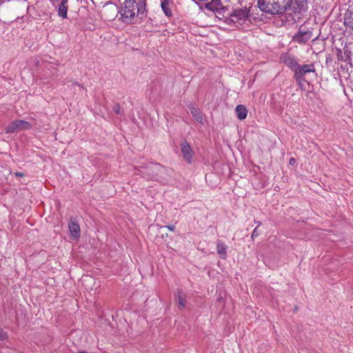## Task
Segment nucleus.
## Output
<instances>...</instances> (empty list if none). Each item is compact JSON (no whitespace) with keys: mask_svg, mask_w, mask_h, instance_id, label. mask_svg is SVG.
Masks as SVG:
<instances>
[{"mask_svg":"<svg viewBox=\"0 0 353 353\" xmlns=\"http://www.w3.org/2000/svg\"><path fill=\"white\" fill-rule=\"evenodd\" d=\"M145 12V0H125L123 3L118 18L125 23H132L137 18H143Z\"/></svg>","mask_w":353,"mask_h":353,"instance_id":"obj_1","label":"nucleus"},{"mask_svg":"<svg viewBox=\"0 0 353 353\" xmlns=\"http://www.w3.org/2000/svg\"><path fill=\"white\" fill-rule=\"evenodd\" d=\"M290 0H258L259 8L270 14H282L289 6Z\"/></svg>","mask_w":353,"mask_h":353,"instance_id":"obj_2","label":"nucleus"},{"mask_svg":"<svg viewBox=\"0 0 353 353\" xmlns=\"http://www.w3.org/2000/svg\"><path fill=\"white\" fill-rule=\"evenodd\" d=\"M239 28H248L251 23L249 16V10L246 8L234 10L228 19Z\"/></svg>","mask_w":353,"mask_h":353,"instance_id":"obj_3","label":"nucleus"},{"mask_svg":"<svg viewBox=\"0 0 353 353\" xmlns=\"http://www.w3.org/2000/svg\"><path fill=\"white\" fill-rule=\"evenodd\" d=\"M31 127L30 123L23 121V120H16L11 123H10L6 128V133H12L15 131H21L29 129Z\"/></svg>","mask_w":353,"mask_h":353,"instance_id":"obj_4","label":"nucleus"},{"mask_svg":"<svg viewBox=\"0 0 353 353\" xmlns=\"http://www.w3.org/2000/svg\"><path fill=\"white\" fill-rule=\"evenodd\" d=\"M288 10H292L294 13H300L305 11L307 8V0H290Z\"/></svg>","mask_w":353,"mask_h":353,"instance_id":"obj_5","label":"nucleus"},{"mask_svg":"<svg viewBox=\"0 0 353 353\" xmlns=\"http://www.w3.org/2000/svg\"><path fill=\"white\" fill-rule=\"evenodd\" d=\"M312 37V32L305 30L301 27L298 32L294 36L293 39L294 41L299 43H305L308 41Z\"/></svg>","mask_w":353,"mask_h":353,"instance_id":"obj_6","label":"nucleus"},{"mask_svg":"<svg viewBox=\"0 0 353 353\" xmlns=\"http://www.w3.org/2000/svg\"><path fill=\"white\" fill-rule=\"evenodd\" d=\"M314 66L313 64H306L301 66H297L294 71V76L296 79L301 80L303 77L307 73L314 72Z\"/></svg>","mask_w":353,"mask_h":353,"instance_id":"obj_7","label":"nucleus"},{"mask_svg":"<svg viewBox=\"0 0 353 353\" xmlns=\"http://www.w3.org/2000/svg\"><path fill=\"white\" fill-rule=\"evenodd\" d=\"M181 150L183 159L188 163H190L193 159L194 152L187 141H185L181 143Z\"/></svg>","mask_w":353,"mask_h":353,"instance_id":"obj_8","label":"nucleus"},{"mask_svg":"<svg viewBox=\"0 0 353 353\" xmlns=\"http://www.w3.org/2000/svg\"><path fill=\"white\" fill-rule=\"evenodd\" d=\"M281 60L285 63V65L292 70H295L297 68V61L294 56L290 54L286 53L282 54L281 57Z\"/></svg>","mask_w":353,"mask_h":353,"instance_id":"obj_9","label":"nucleus"},{"mask_svg":"<svg viewBox=\"0 0 353 353\" xmlns=\"http://www.w3.org/2000/svg\"><path fill=\"white\" fill-rule=\"evenodd\" d=\"M68 0H61L60 2H58V3L54 5L58 11L59 16L63 19L67 17L68 8Z\"/></svg>","mask_w":353,"mask_h":353,"instance_id":"obj_10","label":"nucleus"},{"mask_svg":"<svg viewBox=\"0 0 353 353\" xmlns=\"http://www.w3.org/2000/svg\"><path fill=\"white\" fill-rule=\"evenodd\" d=\"M69 230L74 239H78L80 235V227L75 220L71 219L69 222Z\"/></svg>","mask_w":353,"mask_h":353,"instance_id":"obj_11","label":"nucleus"},{"mask_svg":"<svg viewBox=\"0 0 353 353\" xmlns=\"http://www.w3.org/2000/svg\"><path fill=\"white\" fill-rule=\"evenodd\" d=\"M205 8L213 12L220 13L223 10V6L221 0H212L205 5Z\"/></svg>","mask_w":353,"mask_h":353,"instance_id":"obj_12","label":"nucleus"},{"mask_svg":"<svg viewBox=\"0 0 353 353\" xmlns=\"http://www.w3.org/2000/svg\"><path fill=\"white\" fill-rule=\"evenodd\" d=\"M172 2L170 0H161V8L165 13V14L168 17L172 15V9H171Z\"/></svg>","mask_w":353,"mask_h":353,"instance_id":"obj_13","label":"nucleus"},{"mask_svg":"<svg viewBox=\"0 0 353 353\" xmlns=\"http://www.w3.org/2000/svg\"><path fill=\"white\" fill-rule=\"evenodd\" d=\"M235 111H236L237 117L240 120H243V119H245L248 115V110H247L246 108L243 105H238L236 107Z\"/></svg>","mask_w":353,"mask_h":353,"instance_id":"obj_14","label":"nucleus"},{"mask_svg":"<svg viewBox=\"0 0 353 353\" xmlns=\"http://www.w3.org/2000/svg\"><path fill=\"white\" fill-rule=\"evenodd\" d=\"M190 112L192 117L200 123H203V115L201 111L194 107L190 108Z\"/></svg>","mask_w":353,"mask_h":353,"instance_id":"obj_15","label":"nucleus"},{"mask_svg":"<svg viewBox=\"0 0 353 353\" xmlns=\"http://www.w3.org/2000/svg\"><path fill=\"white\" fill-rule=\"evenodd\" d=\"M227 246L221 241H218L216 245V250L219 254L221 255L223 259L226 256Z\"/></svg>","mask_w":353,"mask_h":353,"instance_id":"obj_16","label":"nucleus"},{"mask_svg":"<svg viewBox=\"0 0 353 353\" xmlns=\"http://www.w3.org/2000/svg\"><path fill=\"white\" fill-rule=\"evenodd\" d=\"M177 303L178 306L184 307L186 304V299L185 295L181 290H178L176 292Z\"/></svg>","mask_w":353,"mask_h":353,"instance_id":"obj_17","label":"nucleus"},{"mask_svg":"<svg viewBox=\"0 0 353 353\" xmlns=\"http://www.w3.org/2000/svg\"><path fill=\"white\" fill-rule=\"evenodd\" d=\"M344 24L346 27L353 30V13L348 12L345 15Z\"/></svg>","mask_w":353,"mask_h":353,"instance_id":"obj_18","label":"nucleus"},{"mask_svg":"<svg viewBox=\"0 0 353 353\" xmlns=\"http://www.w3.org/2000/svg\"><path fill=\"white\" fill-rule=\"evenodd\" d=\"M113 111L117 114H119L121 113V109L119 104L114 105Z\"/></svg>","mask_w":353,"mask_h":353,"instance_id":"obj_19","label":"nucleus"},{"mask_svg":"<svg viewBox=\"0 0 353 353\" xmlns=\"http://www.w3.org/2000/svg\"><path fill=\"white\" fill-rule=\"evenodd\" d=\"M7 338V334L0 328V340H4Z\"/></svg>","mask_w":353,"mask_h":353,"instance_id":"obj_20","label":"nucleus"},{"mask_svg":"<svg viewBox=\"0 0 353 353\" xmlns=\"http://www.w3.org/2000/svg\"><path fill=\"white\" fill-rule=\"evenodd\" d=\"M14 175L18 177H21L24 176V174L23 172H14Z\"/></svg>","mask_w":353,"mask_h":353,"instance_id":"obj_21","label":"nucleus"},{"mask_svg":"<svg viewBox=\"0 0 353 353\" xmlns=\"http://www.w3.org/2000/svg\"><path fill=\"white\" fill-rule=\"evenodd\" d=\"M167 228L169 230H171V231H173L174 230V225H168Z\"/></svg>","mask_w":353,"mask_h":353,"instance_id":"obj_22","label":"nucleus"},{"mask_svg":"<svg viewBox=\"0 0 353 353\" xmlns=\"http://www.w3.org/2000/svg\"><path fill=\"white\" fill-rule=\"evenodd\" d=\"M61 0H52V2L53 3V5H55L57 3H58V2H60Z\"/></svg>","mask_w":353,"mask_h":353,"instance_id":"obj_23","label":"nucleus"},{"mask_svg":"<svg viewBox=\"0 0 353 353\" xmlns=\"http://www.w3.org/2000/svg\"><path fill=\"white\" fill-rule=\"evenodd\" d=\"M257 234H256V228L253 231L252 234V237H253L254 236H256Z\"/></svg>","mask_w":353,"mask_h":353,"instance_id":"obj_24","label":"nucleus"},{"mask_svg":"<svg viewBox=\"0 0 353 353\" xmlns=\"http://www.w3.org/2000/svg\"><path fill=\"white\" fill-rule=\"evenodd\" d=\"M293 161H294V159H290V163L292 164L293 163Z\"/></svg>","mask_w":353,"mask_h":353,"instance_id":"obj_25","label":"nucleus"}]
</instances>
